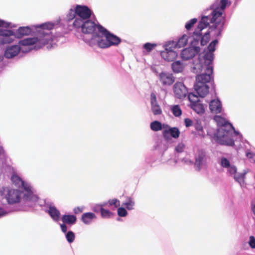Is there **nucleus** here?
<instances>
[{
  "label": "nucleus",
  "mask_w": 255,
  "mask_h": 255,
  "mask_svg": "<svg viewBox=\"0 0 255 255\" xmlns=\"http://www.w3.org/2000/svg\"><path fill=\"white\" fill-rule=\"evenodd\" d=\"M54 26L55 23L50 22L35 25L34 27L38 32V36L19 40L18 44L24 46L36 44L38 48L42 47L48 43L50 38L49 34L45 30H51Z\"/></svg>",
  "instance_id": "f257e3e1"
},
{
  "label": "nucleus",
  "mask_w": 255,
  "mask_h": 255,
  "mask_svg": "<svg viewBox=\"0 0 255 255\" xmlns=\"http://www.w3.org/2000/svg\"><path fill=\"white\" fill-rule=\"evenodd\" d=\"M204 69L205 73L196 76L194 85L195 90L201 97H204L208 94L209 87L207 83L213 78V67H208Z\"/></svg>",
  "instance_id": "f03ea898"
},
{
  "label": "nucleus",
  "mask_w": 255,
  "mask_h": 255,
  "mask_svg": "<svg viewBox=\"0 0 255 255\" xmlns=\"http://www.w3.org/2000/svg\"><path fill=\"white\" fill-rule=\"evenodd\" d=\"M228 3V0H220V8L217 7L212 12V17L211 18L210 22L214 24L213 25L215 29L219 31L220 34L222 31L225 22V18L222 15L223 11L226 8Z\"/></svg>",
  "instance_id": "7ed1b4c3"
},
{
  "label": "nucleus",
  "mask_w": 255,
  "mask_h": 255,
  "mask_svg": "<svg viewBox=\"0 0 255 255\" xmlns=\"http://www.w3.org/2000/svg\"><path fill=\"white\" fill-rule=\"evenodd\" d=\"M11 180L16 186L21 187L23 190V195L26 200L32 202L38 200L37 197L34 194L33 188L28 183L23 181L16 173H13Z\"/></svg>",
  "instance_id": "20e7f679"
},
{
  "label": "nucleus",
  "mask_w": 255,
  "mask_h": 255,
  "mask_svg": "<svg viewBox=\"0 0 255 255\" xmlns=\"http://www.w3.org/2000/svg\"><path fill=\"white\" fill-rule=\"evenodd\" d=\"M99 26L102 25L89 19L83 21L78 20L73 22V26L77 30H80L84 34H92V39L99 33Z\"/></svg>",
  "instance_id": "39448f33"
},
{
  "label": "nucleus",
  "mask_w": 255,
  "mask_h": 255,
  "mask_svg": "<svg viewBox=\"0 0 255 255\" xmlns=\"http://www.w3.org/2000/svg\"><path fill=\"white\" fill-rule=\"evenodd\" d=\"M220 164L225 168L227 172L234 175V179L240 185L244 184L246 175L250 171L249 168L244 169L242 172H237V168L232 160H221Z\"/></svg>",
  "instance_id": "423d86ee"
},
{
  "label": "nucleus",
  "mask_w": 255,
  "mask_h": 255,
  "mask_svg": "<svg viewBox=\"0 0 255 255\" xmlns=\"http://www.w3.org/2000/svg\"><path fill=\"white\" fill-rule=\"evenodd\" d=\"M233 129H234L233 125L227 122H225L219 129L218 133V136L220 137V140L222 141L223 144L230 146L234 145V140L229 137Z\"/></svg>",
  "instance_id": "0eeeda50"
},
{
  "label": "nucleus",
  "mask_w": 255,
  "mask_h": 255,
  "mask_svg": "<svg viewBox=\"0 0 255 255\" xmlns=\"http://www.w3.org/2000/svg\"><path fill=\"white\" fill-rule=\"evenodd\" d=\"M193 40L191 42L190 46L183 49L181 53L182 59L187 60L193 58L200 51L199 47V39L195 37H192Z\"/></svg>",
  "instance_id": "6e6552de"
},
{
  "label": "nucleus",
  "mask_w": 255,
  "mask_h": 255,
  "mask_svg": "<svg viewBox=\"0 0 255 255\" xmlns=\"http://www.w3.org/2000/svg\"><path fill=\"white\" fill-rule=\"evenodd\" d=\"M99 33L104 35L107 40V43L104 44V46L110 47L112 46H117L121 43V39L120 37L111 33L103 26H99Z\"/></svg>",
  "instance_id": "1a4fd4ad"
},
{
  "label": "nucleus",
  "mask_w": 255,
  "mask_h": 255,
  "mask_svg": "<svg viewBox=\"0 0 255 255\" xmlns=\"http://www.w3.org/2000/svg\"><path fill=\"white\" fill-rule=\"evenodd\" d=\"M218 41L217 39L214 40L208 46V52L205 54L203 56L204 65L201 66L202 69L209 67H213L212 64L214 59V54L213 52L216 49V46Z\"/></svg>",
  "instance_id": "9d476101"
},
{
  "label": "nucleus",
  "mask_w": 255,
  "mask_h": 255,
  "mask_svg": "<svg viewBox=\"0 0 255 255\" xmlns=\"http://www.w3.org/2000/svg\"><path fill=\"white\" fill-rule=\"evenodd\" d=\"M75 7L77 17H76L73 22L78 20L83 21L89 19L92 11L87 6L77 5Z\"/></svg>",
  "instance_id": "9b49d317"
},
{
  "label": "nucleus",
  "mask_w": 255,
  "mask_h": 255,
  "mask_svg": "<svg viewBox=\"0 0 255 255\" xmlns=\"http://www.w3.org/2000/svg\"><path fill=\"white\" fill-rule=\"evenodd\" d=\"M0 44H10L16 38L13 30L2 28H0Z\"/></svg>",
  "instance_id": "f8f14e48"
},
{
  "label": "nucleus",
  "mask_w": 255,
  "mask_h": 255,
  "mask_svg": "<svg viewBox=\"0 0 255 255\" xmlns=\"http://www.w3.org/2000/svg\"><path fill=\"white\" fill-rule=\"evenodd\" d=\"M163 128L164 129L162 132V134L163 137L166 140L170 139L171 136L174 138L179 137L180 132L177 128H170L166 124H163Z\"/></svg>",
  "instance_id": "ddd939ff"
},
{
  "label": "nucleus",
  "mask_w": 255,
  "mask_h": 255,
  "mask_svg": "<svg viewBox=\"0 0 255 255\" xmlns=\"http://www.w3.org/2000/svg\"><path fill=\"white\" fill-rule=\"evenodd\" d=\"M174 47L171 43L166 44L165 46V50L161 52V57L168 61H172L175 59L177 56V54L173 50V48Z\"/></svg>",
  "instance_id": "4468645a"
},
{
  "label": "nucleus",
  "mask_w": 255,
  "mask_h": 255,
  "mask_svg": "<svg viewBox=\"0 0 255 255\" xmlns=\"http://www.w3.org/2000/svg\"><path fill=\"white\" fill-rule=\"evenodd\" d=\"M208 20L209 18L208 16H203L200 21H199L197 28L193 32L192 37H195L198 39H200V36L202 35L201 31H202L203 29L207 27L209 25Z\"/></svg>",
  "instance_id": "2eb2a0df"
},
{
  "label": "nucleus",
  "mask_w": 255,
  "mask_h": 255,
  "mask_svg": "<svg viewBox=\"0 0 255 255\" xmlns=\"http://www.w3.org/2000/svg\"><path fill=\"white\" fill-rule=\"evenodd\" d=\"M174 93L178 99L185 98L188 93L187 89L182 82H176L173 87Z\"/></svg>",
  "instance_id": "dca6fc26"
},
{
  "label": "nucleus",
  "mask_w": 255,
  "mask_h": 255,
  "mask_svg": "<svg viewBox=\"0 0 255 255\" xmlns=\"http://www.w3.org/2000/svg\"><path fill=\"white\" fill-rule=\"evenodd\" d=\"M5 198L9 203L18 202L21 198V194L17 190L7 189Z\"/></svg>",
  "instance_id": "f3484780"
},
{
  "label": "nucleus",
  "mask_w": 255,
  "mask_h": 255,
  "mask_svg": "<svg viewBox=\"0 0 255 255\" xmlns=\"http://www.w3.org/2000/svg\"><path fill=\"white\" fill-rule=\"evenodd\" d=\"M159 79L164 86H171L175 81V77L171 73L161 72L159 74Z\"/></svg>",
  "instance_id": "a211bd4d"
},
{
  "label": "nucleus",
  "mask_w": 255,
  "mask_h": 255,
  "mask_svg": "<svg viewBox=\"0 0 255 255\" xmlns=\"http://www.w3.org/2000/svg\"><path fill=\"white\" fill-rule=\"evenodd\" d=\"M185 164L188 165H193L197 171L205 170L207 166L206 160H184Z\"/></svg>",
  "instance_id": "6ab92c4d"
},
{
  "label": "nucleus",
  "mask_w": 255,
  "mask_h": 255,
  "mask_svg": "<svg viewBox=\"0 0 255 255\" xmlns=\"http://www.w3.org/2000/svg\"><path fill=\"white\" fill-rule=\"evenodd\" d=\"M151 108L154 115H159L162 114V109L158 104L156 97L154 93H152L150 96Z\"/></svg>",
  "instance_id": "aec40b11"
},
{
  "label": "nucleus",
  "mask_w": 255,
  "mask_h": 255,
  "mask_svg": "<svg viewBox=\"0 0 255 255\" xmlns=\"http://www.w3.org/2000/svg\"><path fill=\"white\" fill-rule=\"evenodd\" d=\"M21 50L18 45H14L6 48L4 52V56L7 58H12L16 56Z\"/></svg>",
  "instance_id": "412c9836"
},
{
  "label": "nucleus",
  "mask_w": 255,
  "mask_h": 255,
  "mask_svg": "<svg viewBox=\"0 0 255 255\" xmlns=\"http://www.w3.org/2000/svg\"><path fill=\"white\" fill-rule=\"evenodd\" d=\"M209 108L211 112L215 114H219L222 112V106L219 100H213L209 104Z\"/></svg>",
  "instance_id": "4be33fe9"
},
{
  "label": "nucleus",
  "mask_w": 255,
  "mask_h": 255,
  "mask_svg": "<svg viewBox=\"0 0 255 255\" xmlns=\"http://www.w3.org/2000/svg\"><path fill=\"white\" fill-rule=\"evenodd\" d=\"M92 40L97 42L99 47L102 48H108V47L104 46V44L107 43V40L100 33H98L95 35Z\"/></svg>",
  "instance_id": "5701e85b"
},
{
  "label": "nucleus",
  "mask_w": 255,
  "mask_h": 255,
  "mask_svg": "<svg viewBox=\"0 0 255 255\" xmlns=\"http://www.w3.org/2000/svg\"><path fill=\"white\" fill-rule=\"evenodd\" d=\"M31 32V28L28 26L20 27L15 32L17 38H21L24 36L28 35Z\"/></svg>",
  "instance_id": "b1692460"
},
{
  "label": "nucleus",
  "mask_w": 255,
  "mask_h": 255,
  "mask_svg": "<svg viewBox=\"0 0 255 255\" xmlns=\"http://www.w3.org/2000/svg\"><path fill=\"white\" fill-rule=\"evenodd\" d=\"M189 36L186 34L183 35L178 40L176 43L175 44L174 42L171 43L172 46L177 47L178 48H181L184 47L188 43Z\"/></svg>",
  "instance_id": "393cba45"
},
{
  "label": "nucleus",
  "mask_w": 255,
  "mask_h": 255,
  "mask_svg": "<svg viewBox=\"0 0 255 255\" xmlns=\"http://www.w3.org/2000/svg\"><path fill=\"white\" fill-rule=\"evenodd\" d=\"M95 219H96L95 215L91 212L84 213L82 216V220L85 224H90Z\"/></svg>",
  "instance_id": "a878e982"
},
{
  "label": "nucleus",
  "mask_w": 255,
  "mask_h": 255,
  "mask_svg": "<svg viewBox=\"0 0 255 255\" xmlns=\"http://www.w3.org/2000/svg\"><path fill=\"white\" fill-rule=\"evenodd\" d=\"M190 107L198 114H202L205 112L204 106L200 103V101L196 102L195 104H191Z\"/></svg>",
  "instance_id": "bb28decb"
},
{
  "label": "nucleus",
  "mask_w": 255,
  "mask_h": 255,
  "mask_svg": "<svg viewBox=\"0 0 255 255\" xmlns=\"http://www.w3.org/2000/svg\"><path fill=\"white\" fill-rule=\"evenodd\" d=\"M48 213L51 217L55 221H59L60 218V213L57 209L53 206H50Z\"/></svg>",
  "instance_id": "cd10ccee"
},
{
  "label": "nucleus",
  "mask_w": 255,
  "mask_h": 255,
  "mask_svg": "<svg viewBox=\"0 0 255 255\" xmlns=\"http://www.w3.org/2000/svg\"><path fill=\"white\" fill-rule=\"evenodd\" d=\"M172 69L174 72L178 73L182 72L184 66L179 61H176L172 64Z\"/></svg>",
  "instance_id": "c85d7f7f"
},
{
  "label": "nucleus",
  "mask_w": 255,
  "mask_h": 255,
  "mask_svg": "<svg viewBox=\"0 0 255 255\" xmlns=\"http://www.w3.org/2000/svg\"><path fill=\"white\" fill-rule=\"evenodd\" d=\"M134 205V200L131 197H128L126 200L123 203V205L128 210H133Z\"/></svg>",
  "instance_id": "c756f323"
},
{
  "label": "nucleus",
  "mask_w": 255,
  "mask_h": 255,
  "mask_svg": "<svg viewBox=\"0 0 255 255\" xmlns=\"http://www.w3.org/2000/svg\"><path fill=\"white\" fill-rule=\"evenodd\" d=\"M62 220L65 224H74L76 221V217L74 215H64L62 217Z\"/></svg>",
  "instance_id": "7c9ffc66"
},
{
  "label": "nucleus",
  "mask_w": 255,
  "mask_h": 255,
  "mask_svg": "<svg viewBox=\"0 0 255 255\" xmlns=\"http://www.w3.org/2000/svg\"><path fill=\"white\" fill-rule=\"evenodd\" d=\"M150 127V128L154 131H157L163 128V125H162L160 122L157 121L151 123Z\"/></svg>",
  "instance_id": "2f4dec72"
},
{
  "label": "nucleus",
  "mask_w": 255,
  "mask_h": 255,
  "mask_svg": "<svg viewBox=\"0 0 255 255\" xmlns=\"http://www.w3.org/2000/svg\"><path fill=\"white\" fill-rule=\"evenodd\" d=\"M201 36L202 35L200 36L199 43H200L201 45L204 46L208 43L210 39V32L208 31L203 36L201 37Z\"/></svg>",
  "instance_id": "473e14b6"
},
{
  "label": "nucleus",
  "mask_w": 255,
  "mask_h": 255,
  "mask_svg": "<svg viewBox=\"0 0 255 255\" xmlns=\"http://www.w3.org/2000/svg\"><path fill=\"white\" fill-rule=\"evenodd\" d=\"M101 216L103 218L108 219L113 216V214L108 210H106L103 207L100 206Z\"/></svg>",
  "instance_id": "72a5a7b5"
},
{
  "label": "nucleus",
  "mask_w": 255,
  "mask_h": 255,
  "mask_svg": "<svg viewBox=\"0 0 255 255\" xmlns=\"http://www.w3.org/2000/svg\"><path fill=\"white\" fill-rule=\"evenodd\" d=\"M171 110L173 115L176 117H180L182 113L180 106L178 105L172 106L171 108Z\"/></svg>",
  "instance_id": "f704fd0d"
},
{
  "label": "nucleus",
  "mask_w": 255,
  "mask_h": 255,
  "mask_svg": "<svg viewBox=\"0 0 255 255\" xmlns=\"http://www.w3.org/2000/svg\"><path fill=\"white\" fill-rule=\"evenodd\" d=\"M76 17H77V13L76 12V7L73 10L72 9H70L67 15L66 18L68 21H70L73 19H75Z\"/></svg>",
  "instance_id": "c9c22d12"
},
{
  "label": "nucleus",
  "mask_w": 255,
  "mask_h": 255,
  "mask_svg": "<svg viewBox=\"0 0 255 255\" xmlns=\"http://www.w3.org/2000/svg\"><path fill=\"white\" fill-rule=\"evenodd\" d=\"M193 125L196 130L198 132L199 134L200 135H203V128L201 122L197 121Z\"/></svg>",
  "instance_id": "e433bc0d"
},
{
  "label": "nucleus",
  "mask_w": 255,
  "mask_h": 255,
  "mask_svg": "<svg viewBox=\"0 0 255 255\" xmlns=\"http://www.w3.org/2000/svg\"><path fill=\"white\" fill-rule=\"evenodd\" d=\"M198 20L196 18H192L188 21L185 24V28L187 30H190L193 26L194 25L197 23Z\"/></svg>",
  "instance_id": "4c0bfd02"
},
{
  "label": "nucleus",
  "mask_w": 255,
  "mask_h": 255,
  "mask_svg": "<svg viewBox=\"0 0 255 255\" xmlns=\"http://www.w3.org/2000/svg\"><path fill=\"white\" fill-rule=\"evenodd\" d=\"M188 98L191 103L190 105L191 104H195L196 102L200 101L198 97L193 93H189L188 96Z\"/></svg>",
  "instance_id": "58836bf2"
},
{
  "label": "nucleus",
  "mask_w": 255,
  "mask_h": 255,
  "mask_svg": "<svg viewBox=\"0 0 255 255\" xmlns=\"http://www.w3.org/2000/svg\"><path fill=\"white\" fill-rule=\"evenodd\" d=\"M156 46L157 44L156 43H150L147 42L143 45V48L148 52H150L151 50L155 48L156 47Z\"/></svg>",
  "instance_id": "ea45409f"
},
{
  "label": "nucleus",
  "mask_w": 255,
  "mask_h": 255,
  "mask_svg": "<svg viewBox=\"0 0 255 255\" xmlns=\"http://www.w3.org/2000/svg\"><path fill=\"white\" fill-rule=\"evenodd\" d=\"M107 203V205H108L109 207L114 206L115 208H118L120 206V201L117 199L110 200Z\"/></svg>",
  "instance_id": "a19ab883"
},
{
  "label": "nucleus",
  "mask_w": 255,
  "mask_h": 255,
  "mask_svg": "<svg viewBox=\"0 0 255 255\" xmlns=\"http://www.w3.org/2000/svg\"><path fill=\"white\" fill-rule=\"evenodd\" d=\"M248 244L252 249H255V237L253 236H250L248 240Z\"/></svg>",
  "instance_id": "79ce46f5"
},
{
  "label": "nucleus",
  "mask_w": 255,
  "mask_h": 255,
  "mask_svg": "<svg viewBox=\"0 0 255 255\" xmlns=\"http://www.w3.org/2000/svg\"><path fill=\"white\" fill-rule=\"evenodd\" d=\"M66 238L69 243H72L75 239V235L72 232L69 231L66 234Z\"/></svg>",
  "instance_id": "37998d69"
},
{
  "label": "nucleus",
  "mask_w": 255,
  "mask_h": 255,
  "mask_svg": "<svg viewBox=\"0 0 255 255\" xmlns=\"http://www.w3.org/2000/svg\"><path fill=\"white\" fill-rule=\"evenodd\" d=\"M127 214L128 212L125 208L122 207L118 209V215L120 217H125Z\"/></svg>",
  "instance_id": "c03bdc74"
},
{
  "label": "nucleus",
  "mask_w": 255,
  "mask_h": 255,
  "mask_svg": "<svg viewBox=\"0 0 255 255\" xmlns=\"http://www.w3.org/2000/svg\"><path fill=\"white\" fill-rule=\"evenodd\" d=\"M107 203L106 202L104 203L103 204H97L94 206L93 207V210L96 212L100 211V206L104 207L107 206Z\"/></svg>",
  "instance_id": "a18cd8bd"
},
{
  "label": "nucleus",
  "mask_w": 255,
  "mask_h": 255,
  "mask_svg": "<svg viewBox=\"0 0 255 255\" xmlns=\"http://www.w3.org/2000/svg\"><path fill=\"white\" fill-rule=\"evenodd\" d=\"M184 148V145L183 143L178 144L176 147V151L178 152H182Z\"/></svg>",
  "instance_id": "49530a36"
},
{
  "label": "nucleus",
  "mask_w": 255,
  "mask_h": 255,
  "mask_svg": "<svg viewBox=\"0 0 255 255\" xmlns=\"http://www.w3.org/2000/svg\"><path fill=\"white\" fill-rule=\"evenodd\" d=\"M184 123L186 127H189L193 125L192 121L189 118L185 119Z\"/></svg>",
  "instance_id": "de8ad7c7"
},
{
  "label": "nucleus",
  "mask_w": 255,
  "mask_h": 255,
  "mask_svg": "<svg viewBox=\"0 0 255 255\" xmlns=\"http://www.w3.org/2000/svg\"><path fill=\"white\" fill-rule=\"evenodd\" d=\"M9 26V24L7 22H5L2 20L0 19V27H4L7 28Z\"/></svg>",
  "instance_id": "09e8293b"
},
{
  "label": "nucleus",
  "mask_w": 255,
  "mask_h": 255,
  "mask_svg": "<svg viewBox=\"0 0 255 255\" xmlns=\"http://www.w3.org/2000/svg\"><path fill=\"white\" fill-rule=\"evenodd\" d=\"M205 157V153L204 151L201 150L199 151V157L197 159H204Z\"/></svg>",
  "instance_id": "8fccbe9b"
},
{
  "label": "nucleus",
  "mask_w": 255,
  "mask_h": 255,
  "mask_svg": "<svg viewBox=\"0 0 255 255\" xmlns=\"http://www.w3.org/2000/svg\"><path fill=\"white\" fill-rule=\"evenodd\" d=\"M84 207H77L74 209V212L75 214L81 213L83 211Z\"/></svg>",
  "instance_id": "3c124183"
},
{
  "label": "nucleus",
  "mask_w": 255,
  "mask_h": 255,
  "mask_svg": "<svg viewBox=\"0 0 255 255\" xmlns=\"http://www.w3.org/2000/svg\"><path fill=\"white\" fill-rule=\"evenodd\" d=\"M5 158L4 151L2 148H0V159Z\"/></svg>",
  "instance_id": "603ef678"
},
{
  "label": "nucleus",
  "mask_w": 255,
  "mask_h": 255,
  "mask_svg": "<svg viewBox=\"0 0 255 255\" xmlns=\"http://www.w3.org/2000/svg\"><path fill=\"white\" fill-rule=\"evenodd\" d=\"M246 156L249 158H253L255 157V154L248 152L246 153Z\"/></svg>",
  "instance_id": "864d4df0"
},
{
  "label": "nucleus",
  "mask_w": 255,
  "mask_h": 255,
  "mask_svg": "<svg viewBox=\"0 0 255 255\" xmlns=\"http://www.w3.org/2000/svg\"><path fill=\"white\" fill-rule=\"evenodd\" d=\"M60 227L63 232L65 233L67 231V227L65 224H60Z\"/></svg>",
  "instance_id": "5fc2aeb1"
},
{
  "label": "nucleus",
  "mask_w": 255,
  "mask_h": 255,
  "mask_svg": "<svg viewBox=\"0 0 255 255\" xmlns=\"http://www.w3.org/2000/svg\"><path fill=\"white\" fill-rule=\"evenodd\" d=\"M6 213L5 211H4L2 209L0 208V217L5 215Z\"/></svg>",
  "instance_id": "6e6d98bb"
},
{
  "label": "nucleus",
  "mask_w": 255,
  "mask_h": 255,
  "mask_svg": "<svg viewBox=\"0 0 255 255\" xmlns=\"http://www.w3.org/2000/svg\"><path fill=\"white\" fill-rule=\"evenodd\" d=\"M252 211H253L254 214L255 215V203L253 205Z\"/></svg>",
  "instance_id": "4d7b16f0"
},
{
  "label": "nucleus",
  "mask_w": 255,
  "mask_h": 255,
  "mask_svg": "<svg viewBox=\"0 0 255 255\" xmlns=\"http://www.w3.org/2000/svg\"><path fill=\"white\" fill-rule=\"evenodd\" d=\"M195 68H199V69H200L199 65L196 64Z\"/></svg>",
  "instance_id": "13d9d810"
},
{
  "label": "nucleus",
  "mask_w": 255,
  "mask_h": 255,
  "mask_svg": "<svg viewBox=\"0 0 255 255\" xmlns=\"http://www.w3.org/2000/svg\"><path fill=\"white\" fill-rule=\"evenodd\" d=\"M221 159H224V160H226L227 159L226 158H222Z\"/></svg>",
  "instance_id": "bf43d9fd"
}]
</instances>
